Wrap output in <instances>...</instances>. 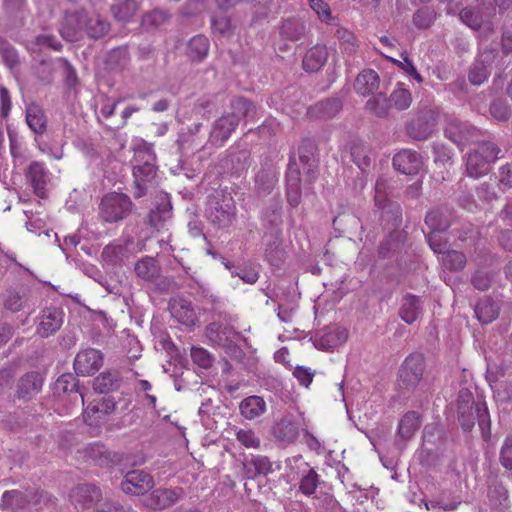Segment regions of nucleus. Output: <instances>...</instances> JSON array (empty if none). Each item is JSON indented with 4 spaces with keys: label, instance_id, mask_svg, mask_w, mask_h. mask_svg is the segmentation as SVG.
<instances>
[{
    "label": "nucleus",
    "instance_id": "60",
    "mask_svg": "<svg viewBox=\"0 0 512 512\" xmlns=\"http://www.w3.org/2000/svg\"><path fill=\"white\" fill-rule=\"evenodd\" d=\"M293 376L301 385L309 387L314 377V371L304 366H297L293 371Z\"/></svg>",
    "mask_w": 512,
    "mask_h": 512
},
{
    "label": "nucleus",
    "instance_id": "42",
    "mask_svg": "<svg viewBox=\"0 0 512 512\" xmlns=\"http://www.w3.org/2000/svg\"><path fill=\"white\" fill-rule=\"evenodd\" d=\"M171 218V205L169 202L161 204L149 213V223L156 230H160L164 223Z\"/></svg>",
    "mask_w": 512,
    "mask_h": 512
},
{
    "label": "nucleus",
    "instance_id": "34",
    "mask_svg": "<svg viewBox=\"0 0 512 512\" xmlns=\"http://www.w3.org/2000/svg\"><path fill=\"white\" fill-rule=\"evenodd\" d=\"M209 40L203 35L193 37L187 48V54L193 61H202L208 54Z\"/></svg>",
    "mask_w": 512,
    "mask_h": 512
},
{
    "label": "nucleus",
    "instance_id": "1",
    "mask_svg": "<svg viewBox=\"0 0 512 512\" xmlns=\"http://www.w3.org/2000/svg\"><path fill=\"white\" fill-rule=\"evenodd\" d=\"M110 24L100 15H89L85 10L67 11L65 13L60 33L68 41H77L84 34L98 39L108 33Z\"/></svg>",
    "mask_w": 512,
    "mask_h": 512
},
{
    "label": "nucleus",
    "instance_id": "28",
    "mask_svg": "<svg viewBox=\"0 0 512 512\" xmlns=\"http://www.w3.org/2000/svg\"><path fill=\"white\" fill-rule=\"evenodd\" d=\"M134 271L138 278L144 281H152L159 276L160 267L155 258L145 256L135 263Z\"/></svg>",
    "mask_w": 512,
    "mask_h": 512
},
{
    "label": "nucleus",
    "instance_id": "9",
    "mask_svg": "<svg viewBox=\"0 0 512 512\" xmlns=\"http://www.w3.org/2000/svg\"><path fill=\"white\" fill-rule=\"evenodd\" d=\"M130 198L122 193H110L103 197L100 204V217L108 223L123 220L131 211Z\"/></svg>",
    "mask_w": 512,
    "mask_h": 512
},
{
    "label": "nucleus",
    "instance_id": "46",
    "mask_svg": "<svg viewBox=\"0 0 512 512\" xmlns=\"http://www.w3.org/2000/svg\"><path fill=\"white\" fill-rule=\"evenodd\" d=\"M442 262L445 268L453 271L462 270L466 264V257L463 253L451 250L445 251L442 256Z\"/></svg>",
    "mask_w": 512,
    "mask_h": 512
},
{
    "label": "nucleus",
    "instance_id": "40",
    "mask_svg": "<svg viewBox=\"0 0 512 512\" xmlns=\"http://www.w3.org/2000/svg\"><path fill=\"white\" fill-rule=\"evenodd\" d=\"M138 8L135 0H123L112 6L111 11L118 21H129Z\"/></svg>",
    "mask_w": 512,
    "mask_h": 512
},
{
    "label": "nucleus",
    "instance_id": "2",
    "mask_svg": "<svg viewBox=\"0 0 512 512\" xmlns=\"http://www.w3.org/2000/svg\"><path fill=\"white\" fill-rule=\"evenodd\" d=\"M231 112L225 113L214 123L211 140L222 145L235 131L243 119H253L256 115V107L249 100L237 97L231 100Z\"/></svg>",
    "mask_w": 512,
    "mask_h": 512
},
{
    "label": "nucleus",
    "instance_id": "59",
    "mask_svg": "<svg viewBox=\"0 0 512 512\" xmlns=\"http://www.w3.org/2000/svg\"><path fill=\"white\" fill-rule=\"evenodd\" d=\"M500 462L509 470H512V437L506 438L500 451Z\"/></svg>",
    "mask_w": 512,
    "mask_h": 512
},
{
    "label": "nucleus",
    "instance_id": "5",
    "mask_svg": "<svg viewBox=\"0 0 512 512\" xmlns=\"http://www.w3.org/2000/svg\"><path fill=\"white\" fill-rule=\"evenodd\" d=\"M206 217L217 228H228L236 220L237 208L230 193L217 194L209 200Z\"/></svg>",
    "mask_w": 512,
    "mask_h": 512
},
{
    "label": "nucleus",
    "instance_id": "52",
    "mask_svg": "<svg viewBox=\"0 0 512 512\" xmlns=\"http://www.w3.org/2000/svg\"><path fill=\"white\" fill-rule=\"evenodd\" d=\"M435 15L430 9H420L413 16V22L418 28H428L434 21Z\"/></svg>",
    "mask_w": 512,
    "mask_h": 512
},
{
    "label": "nucleus",
    "instance_id": "33",
    "mask_svg": "<svg viewBox=\"0 0 512 512\" xmlns=\"http://www.w3.org/2000/svg\"><path fill=\"white\" fill-rule=\"evenodd\" d=\"M420 427V417L417 412H407L401 419L398 434L404 440H409Z\"/></svg>",
    "mask_w": 512,
    "mask_h": 512
},
{
    "label": "nucleus",
    "instance_id": "25",
    "mask_svg": "<svg viewBox=\"0 0 512 512\" xmlns=\"http://www.w3.org/2000/svg\"><path fill=\"white\" fill-rule=\"evenodd\" d=\"M170 312L181 324L190 326L195 322L196 315L190 301L184 299L172 301L170 303Z\"/></svg>",
    "mask_w": 512,
    "mask_h": 512
},
{
    "label": "nucleus",
    "instance_id": "44",
    "mask_svg": "<svg viewBox=\"0 0 512 512\" xmlns=\"http://www.w3.org/2000/svg\"><path fill=\"white\" fill-rule=\"evenodd\" d=\"M347 339V331L345 329H335L326 333L320 340L319 346L323 349H334L344 343Z\"/></svg>",
    "mask_w": 512,
    "mask_h": 512
},
{
    "label": "nucleus",
    "instance_id": "58",
    "mask_svg": "<svg viewBox=\"0 0 512 512\" xmlns=\"http://www.w3.org/2000/svg\"><path fill=\"white\" fill-rule=\"evenodd\" d=\"M434 161L436 163L446 164L451 160V150L442 143L433 144Z\"/></svg>",
    "mask_w": 512,
    "mask_h": 512
},
{
    "label": "nucleus",
    "instance_id": "21",
    "mask_svg": "<svg viewBox=\"0 0 512 512\" xmlns=\"http://www.w3.org/2000/svg\"><path fill=\"white\" fill-rule=\"evenodd\" d=\"M299 427L296 420L286 417L274 425L273 435L281 443L291 444L298 438Z\"/></svg>",
    "mask_w": 512,
    "mask_h": 512
},
{
    "label": "nucleus",
    "instance_id": "16",
    "mask_svg": "<svg viewBox=\"0 0 512 512\" xmlns=\"http://www.w3.org/2000/svg\"><path fill=\"white\" fill-rule=\"evenodd\" d=\"M393 166L406 175L417 174L423 166L422 156L412 149H402L393 157Z\"/></svg>",
    "mask_w": 512,
    "mask_h": 512
},
{
    "label": "nucleus",
    "instance_id": "15",
    "mask_svg": "<svg viewBox=\"0 0 512 512\" xmlns=\"http://www.w3.org/2000/svg\"><path fill=\"white\" fill-rule=\"evenodd\" d=\"M495 50H488V45L480 47V53L469 72V81L473 85H481L490 74V66L495 58Z\"/></svg>",
    "mask_w": 512,
    "mask_h": 512
},
{
    "label": "nucleus",
    "instance_id": "49",
    "mask_svg": "<svg viewBox=\"0 0 512 512\" xmlns=\"http://www.w3.org/2000/svg\"><path fill=\"white\" fill-rule=\"evenodd\" d=\"M0 54L9 69L17 66L19 60L15 48L3 39H0Z\"/></svg>",
    "mask_w": 512,
    "mask_h": 512
},
{
    "label": "nucleus",
    "instance_id": "48",
    "mask_svg": "<svg viewBox=\"0 0 512 512\" xmlns=\"http://www.w3.org/2000/svg\"><path fill=\"white\" fill-rule=\"evenodd\" d=\"M342 108L341 101L338 99H328L326 101H321L317 103L314 107L318 113L323 117H333L336 115Z\"/></svg>",
    "mask_w": 512,
    "mask_h": 512
},
{
    "label": "nucleus",
    "instance_id": "37",
    "mask_svg": "<svg viewBox=\"0 0 512 512\" xmlns=\"http://www.w3.org/2000/svg\"><path fill=\"white\" fill-rule=\"evenodd\" d=\"M305 466L306 470H303L299 481V491L305 496H311L318 487L319 475L314 469L309 468L307 463H305Z\"/></svg>",
    "mask_w": 512,
    "mask_h": 512
},
{
    "label": "nucleus",
    "instance_id": "41",
    "mask_svg": "<svg viewBox=\"0 0 512 512\" xmlns=\"http://www.w3.org/2000/svg\"><path fill=\"white\" fill-rule=\"evenodd\" d=\"M425 223L434 232H442L450 226L447 216L440 209L428 212Z\"/></svg>",
    "mask_w": 512,
    "mask_h": 512
},
{
    "label": "nucleus",
    "instance_id": "14",
    "mask_svg": "<svg viewBox=\"0 0 512 512\" xmlns=\"http://www.w3.org/2000/svg\"><path fill=\"white\" fill-rule=\"evenodd\" d=\"M184 496L181 487L155 489L146 499V505L155 510H163L177 503Z\"/></svg>",
    "mask_w": 512,
    "mask_h": 512
},
{
    "label": "nucleus",
    "instance_id": "38",
    "mask_svg": "<svg viewBox=\"0 0 512 512\" xmlns=\"http://www.w3.org/2000/svg\"><path fill=\"white\" fill-rule=\"evenodd\" d=\"M277 181V174L271 169H261L255 177L256 188L261 194H269Z\"/></svg>",
    "mask_w": 512,
    "mask_h": 512
},
{
    "label": "nucleus",
    "instance_id": "20",
    "mask_svg": "<svg viewBox=\"0 0 512 512\" xmlns=\"http://www.w3.org/2000/svg\"><path fill=\"white\" fill-rule=\"evenodd\" d=\"M27 179L29 180L34 193L40 197H45V188L49 180V171L43 163L34 161L27 170Z\"/></svg>",
    "mask_w": 512,
    "mask_h": 512
},
{
    "label": "nucleus",
    "instance_id": "7",
    "mask_svg": "<svg viewBox=\"0 0 512 512\" xmlns=\"http://www.w3.org/2000/svg\"><path fill=\"white\" fill-rule=\"evenodd\" d=\"M134 158L136 165L133 175L138 185L151 181L156 175V155L150 143L139 140L134 146Z\"/></svg>",
    "mask_w": 512,
    "mask_h": 512
},
{
    "label": "nucleus",
    "instance_id": "29",
    "mask_svg": "<svg viewBox=\"0 0 512 512\" xmlns=\"http://www.w3.org/2000/svg\"><path fill=\"white\" fill-rule=\"evenodd\" d=\"M100 497V489L92 484L79 485L73 489L71 493V498L83 506H89L90 504L98 501Z\"/></svg>",
    "mask_w": 512,
    "mask_h": 512
},
{
    "label": "nucleus",
    "instance_id": "17",
    "mask_svg": "<svg viewBox=\"0 0 512 512\" xmlns=\"http://www.w3.org/2000/svg\"><path fill=\"white\" fill-rule=\"evenodd\" d=\"M476 134L477 131L474 127L457 119L450 120L445 128L446 137L459 147L464 146Z\"/></svg>",
    "mask_w": 512,
    "mask_h": 512
},
{
    "label": "nucleus",
    "instance_id": "27",
    "mask_svg": "<svg viewBox=\"0 0 512 512\" xmlns=\"http://www.w3.org/2000/svg\"><path fill=\"white\" fill-rule=\"evenodd\" d=\"M239 409L244 418L253 420L266 411V403L260 396H249L241 401Z\"/></svg>",
    "mask_w": 512,
    "mask_h": 512
},
{
    "label": "nucleus",
    "instance_id": "56",
    "mask_svg": "<svg viewBox=\"0 0 512 512\" xmlns=\"http://www.w3.org/2000/svg\"><path fill=\"white\" fill-rule=\"evenodd\" d=\"M336 37L341 42V44L345 46L344 49L347 52L353 51L356 43V37L351 31L340 27L336 30Z\"/></svg>",
    "mask_w": 512,
    "mask_h": 512
},
{
    "label": "nucleus",
    "instance_id": "3",
    "mask_svg": "<svg viewBox=\"0 0 512 512\" xmlns=\"http://www.w3.org/2000/svg\"><path fill=\"white\" fill-rule=\"evenodd\" d=\"M459 421L465 431H470L477 420L484 438L490 435V415L484 402L474 403L471 393L461 391L458 407Z\"/></svg>",
    "mask_w": 512,
    "mask_h": 512
},
{
    "label": "nucleus",
    "instance_id": "64",
    "mask_svg": "<svg viewBox=\"0 0 512 512\" xmlns=\"http://www.w3.org/2000/svg\"><path fill=\"white\" fill-rule=\"evenodd\" d=\"M94 512H128V510L116 501H105L97 504Z\"/></svg>",
    "mask_w": 512,
    "mask_h": 512
},
{
    "label": "nucleus",
    "instance_id": "24",
    "mask_svg": "<svg viewBox=\"0 0 512 512\" xmlns=\"http://www.w3.org/2000/svg\"><path fill=\"white\" fill-rule=\"evenodd\" d=\"M417 118L425 123V127L418 129L414 125L410 128L409 135L416 140H426L432 135L433 129L438 122L437 113L433 110H426L418 114Z\"/></svg>",
    "mask_w": 512,
    "mask_h": 512
},
{
    "label": "nucleus",
    "instance_id": "62",
    "mask_svg": "<svg viewBox=\"0 0 512 512\" xmlns=\"http://www.w3.org/2000/svg\"><path fill=\"white\" fill-rule=\"evenodd\" d=\"M251 463L258 474H268L272 471V463L265 456H255L252 458Z\"/></svg>",
    "mask_w": 512,
    "mask_h": 512
},
{
    "label": "nucleus",
    "instance_id": "19",
    "mask_svg": "<svg viewBox=\"0 0 512 512\" xmlns=\"http://www.w3.org/2000/svg\"><path fill=\"white\" fill-rule=\"evenodd\" d=\"M101 257L105 266L115 268L126 263L130 257V250L126 243L113 242L104 247Z\"/></svg>",
    "mask_w": 512,
    "mask_h": 512
},
{
    "label": "nucleus",
    "instance_id": "61",
    "mask_svg": "<svg viewBox=\"0 0 512 512\" xmlns=\"http://www.w3.org/2000/svg\"><path fill=\"white\" fill-rule=\"evenodd\" d=\"M490 112L494 118L498 120H507L509 118V110L507 105L501 101H494L490 106Z\"/></svg>",
    "mask_w": 512,
    "mask_h": 512
},
{
    "label": "nucleus",
    "instance_id": "55",
    "mask_svg": "<svg viewBox=\"0 0 512 512\" xmlns=\"http://www.w3.org/2000/svg\"><path fill=\"white\" fill-rule=\"evenodd\" d=\"M167 15L160 10H154L147 13L142 18V26L145 28L156 27L165 22Z\"/></svg>",
    "mask_w": 512,
    "mask_h": 512
},
{
    "label": "nucleus",
    "instance_id": "31",
    "mask_svg": "<svg viewBox=\"0 0 512 512\" xmlns=\"http://www.w3.org/2000/svg\"><path fill=\"white\" fill-rule=\"evenodd\" d=\"M26 122L29 128L36 134L46 131V117L43 110L36 104H31L26 109Z\"/></svg>",
    "mask_w": 512,
    "mask_h": 512
},
{
    "label": "nucleus",
    "instance_id": "35",
    "mask_svg": "<svg viewBox=\"0 0 512 512\" xmlns=\"http://www.w3.org/2000/svg\"><path fill=\"white\" fill-rule=\"evenodd\" d=\"M119 386V377L116 372H103L93 381V389L100 393L106 394Z\"/></svg>",
    "mask_w": 512,
    "mask_h": 512
},
{
    "label": "nucleus",
    "instance_id": "54",
    "mask_svg": "<svg viewBox=\"0 0 512 512\" xmlns=\"http://www.w3.org/2000/svg\"><path fill=\"white\" fill-rule=\"evenodd\" d=\"M309 3L312 10L318 15L321 21L326 23L331 21V11L327 3L323 0H309Z\"/></svg>",
    "mask_w": 512,
    "mask_h": 512
},
{
    "label": "nucleus",
    "instance_id": "22",
    "mask_svg": "<svg viewBox=\"0 0 512 512\" xmlns=\"http://www.w3.org/2000/svg\"><path fill=\"white\" fill-rule=\"evenodd\" d=\"M380 79L373 69H365L356 77L355 91L362 96H368L379 88Z\"/></svg>",
    "mask_w": 512,
    "mask_h": 512
},
{
    "label": "nucleus",
    "instance_id": "50",
    "mask_svg": "<svg viewBox=\"0 0 512 512\" xmlns=\"http://www.w3.org/2000/svg\"><path fill=\"white\" fill-rule=\"evenodd\" d=\"M236 439L246 448L258 449L260 447V439L253 430L239 429L236 431Z\"/></svg>",
    "mask_w": 512,
    "mask_h": 512
},
{
    "label": "nucleus",
    "instance_id": "47",
    "mask_svg": "<svg viewBox=\"0 0 512 512\" xmlns=\"http://www.w3.org/2000/svg\"><path fill=\"white\" fill-rule=\"evenodd\" d=\"M367 109L378 117H384L388 113V100L382 95L378 94L369 99L366 103Z\"/></svg>",
    "mask_w": 512,
    "mask_h": 512
},
{
    "label": "nucleus",
    "instance_id": "53",
    "mask_svg": "<svg viewBox=\"0 0 512 512\" xmlns=\"http://www.w3.org/2000/svg\"><path fill=\"white\" fill-rule=\"evenodd\" d=\"M191 357L194 363L201 368H209L212 365V358L207 350L203 348L193 347L191 349Z\"/></svg>",
    "mask_w": 512,
    "mask_h": 512
},
{
    "label": "nucleus",
    "instance_id": "43",
    "mask_svg": "<svg viewBox=\"0 0 512 512\" xmlns=\"http://www.w3.org/2000/svg\"><path fill=\"white\" fill-rule=\"evenodd\" d=\"M305 33V26L302 22L294 19L286 20L281 26V35L292 41L302 38Z\"/></svg>",
    "mask_w": 512,
    "mask_h": 512
},
{
    "label": "nucleus",
    "instance_id": "12",
    "mask_svg": "<svg viewBox=\"0 0 512 512\" xmlns=\"http://www.w3.org/2000/svg\"><path fill=\"white\" fill-rule=\"evenodd\" d=\"M103 364L102 353L94 348L83 349L74 359V370L77 375L89 376L95 374Z\"/></svg>",
    "mask_w": 512,
    "mask_h": 512
},
{
    "label": "nucleus",
    "instance_id": "57",
    "mask_svg": "<svg viewBox=\"0 0 512 512\" xmlns=\"http://www.w3.org/2000/svg\"><path fill=\"white\" fill-rule=\"evenodd\" d=\"M211 25L214 33L220 35H226L231 30V22L228 17L224 15L213 16L211 19Z\"/></svg>",
    "mask_w": 512,
    "mask_h": 512
},
{
    "label": "nucleus",
    "instance_id": "36",
    "mask_svg": "<svg viewBox=\"0 0 512 512\" xmlns=\"http://www.w3.org/2000/svg\"><path fill=\"white\" fill-rule=\"evenodd\" d=\"M43 385L42 378L36 373H28L20 379L18 393L22 397L38 393Z\"/></svg>",
    "mask_w": 512,
    "mask_h": 512
},
{
    "label": "nucleus",
    "instance_id": "51",
    "mask_svg": "<svg viewBox=\"0 0 512 512\" xmlns=\"http://www.w3.org/2000/svg\"><path fill=\"white\" fill-rule=\"evenodd\" d=\"M3 305L11 312H18L24 307L25 299L19 293L9 291L4 295Z\"/></svg>",
    "mask_w": 512,
    "mask_h": 512
},
{
    "label": "nucleus",
    "instance_id": "11",
    "mask_svg": "<svg viewBox=\"0 0 512 512\" xmlns=\"http://www.w3.org/2000/svg\"><path fill=\"white\" fill-rule=\"evenodd\" d=\"M115 410L116 402L110 397L92 401L83 411V420L88 426L98 429L106 422L107 416Z\"/></svg>",
    "mask_w": 512,
    "mask_h": 512
},
{
    "label": "nucleus",
    "instance_id": "32",
    "mask_svg": "<svg viewBox=\"0 0 512 512\" xmlns=\"http://www.w3.org/2000/svg\"><path fill=\"white\" fill-rule=\"evenodd\" d=\"M287 201L290 206L297 207L301 201L299 172L291 167L287 172Z\"/></svg>",
    "mask_w": 512,
    "mask_h": 512
},
{
    "label": "nucleus",
    "instance_id": "45",
    "mask_svg": "<svg viewBox=\"0 0 512 512\" xmlns=\"http://www.w3.org/2000/svg\"><path fill=\"white\" fill-rule=\"evenodd\" d=\"M351 157L361 171H365V169L370 166L371 158L369 156V149L362 143L353 144L351 147Z\"/></svg>",
    "mask_w": 512,
    "mask_h": 512
},
{
    "label": "nucleus",
    "instance_id": "6",
    "mask_svg": "<svg viewBox=\"0 0 512 512\" xmlns=\"http://www.w3.org/2000/svg\"><path fill=\"white\" fill-rule=\"evenodd\" d=\"M501 150L492 142H481L468 154L466 171L468 176L479 178L490 170V164L499 158Z\"/></svg>",
    "mask_w": 512,
    "mask_h": 512
},
{
    "label": "nucleus",
    "instance_id": "23",
    "mask_svg": "<svg viewBox=\"0 0 512 512\" xmlns=\"http://www.w3.org/2000/svg\"><path fill=\"white\" fill-rule=\"evenodd\" d=\"M328 59L327 48L323 45H315L310 48L303 57V69L307 72L320 70Z\"/></svg>",
    "mask_w": 512,
    "mask_h": 512
},
{
    "label": "nucleus",
    "instance_id": "18",
    "mask_svg": "<svg viewBox=\"0 0 512 512\" xmlns=\"http://www.w3.org/2000/svg\"><path fill=\"white\" fill-rule=\"evenodd\" d=\"M63 323V312L57 308L42 310L37 333L41 337H48L60 329Z\"/></svg>",
    "mask_w": 512,
    "mask_h": 512
},
{
    "label": "nucleus",
    "instance_id": "4",
    "mask_svg": "<svg viewBox=\"0 0 512 512\" xmlns=\"http://www.w3.org/2000/svg\"><path fill=\"white\" fill-rule=\"evenodd\" d=\"M479 7H469L460 11L459 18L462 23L473 30L483 29L479 34V47L487 45L489 34L493 33V28L488 18L494 14L496 0H479Z\"/></svg>",
    "mask_w": 512,
    "mask_h": 512
},
{
    "label": "nucleus",
    "instance_id": "13",
    "mask_svg": "<svg viewBox=\"0 0 512 512\" xmlns=\"http://www.w3.org/2000/svg\"><path fill=\"white\" fill-rule=\"evenodd\" d=\"M153 486V477L142 470L128 472L121 482L122 491L131 495H142L152 489Z\"/></svg>",
    "mask_w": 512,
    "mask_h": 512
},
{
    "label": "nucleus",
    "instance_id": "8",
    "mask_svg": "<svg viewBox=\"0 0 512 512\" xmlns=\"http://www.w3.org/2000/svg\"><path fill=\"white\" fill-rule=\"evenodd\" d=\"M424 370L425 360L421 354L412 353L407 356L399 368V387L405 390L415 389L423 379Z\"/></svg>",
    "mask_w": 512,
    "mask_h": 512
},
{
    "label": "nucleus",
    "instance_id": "26",
    "mask_svg": "<svg viewBox=\"0 0 512 512\" xmlns=\"http://www.w3.org/2000/svg\"><path fill=\"white\" fill-rule=\"evenodd\" d=\"M422 313V304L419 297L407 294L402 299L400 317L407 324L414 323Z\"/></svg>",
    "mask_w": 512,
    "mask_h": 512
},
{
    "label": "nucleus",
    "instance_id": "63",
    "mask_svg": "<svg viewBox=\"0 0 512 512\" xmlns=\"http://www.w3.org/2000/svg\"><path fill=\"white\" fill-rule=\"evenodd\" d=\"M280 243H281V241L279 239V236L277 235L275 237L273 244L270 245L268 248H266V251H265V256H266L267 260L269 262H271V264H273V265H275L277 260L280 259V255H281Z\"/></svg>",
    "mask_w": 512,
    "mask_h": 512
},
{
    "label": "nucleus",
    "instance_id": "30",
    "mask_svg": "<svg viewBox=\"0 0 512 512\" xmlns=\"http://www.w3.org/2000/svg\"><path fill=\"white\" fill-rule=\"evenodd\" d=\"M474 312L479 322L489 324L497 318L499 307L489 298H484L478 301Z\"/></svg>",
    "mask_w": 512,
    "mask_h": 512
},
{
    "label": "nucleus",
    "instance_id": "10",
    "mask_svg": "<svg viewBox=\"0 0 512 512\" xmlns=\"http://www.w3.org/2000/svg\"><path fill=\"white\" fill-rule=\"evenodd\" d=\"M48 502V498L42 492L29 491L22 492L19 490H11L4 492L2 496V507L13 512L21 511L26 508L37 509L41 503Z\"/></svg>",
    "mask_w": 512,
    "mask_h": 512
},
{
    "label": "nucleus",
    "instance_id": "39",
    "mask_svg": "<svg viewBox=\"0 0 512 512\" xmlns=\"http://www.w3.org/2000/svg\"><path fill=\"white\" fill-rule=\"evenodd\" d=\"M388 101L395 109L402 111L410 107L412 103V95L403 84L399 83L396 89L391 93Z\"/></svg>",
    "mask_w": 512,
    "mask_h": 512
}]
</instances>
